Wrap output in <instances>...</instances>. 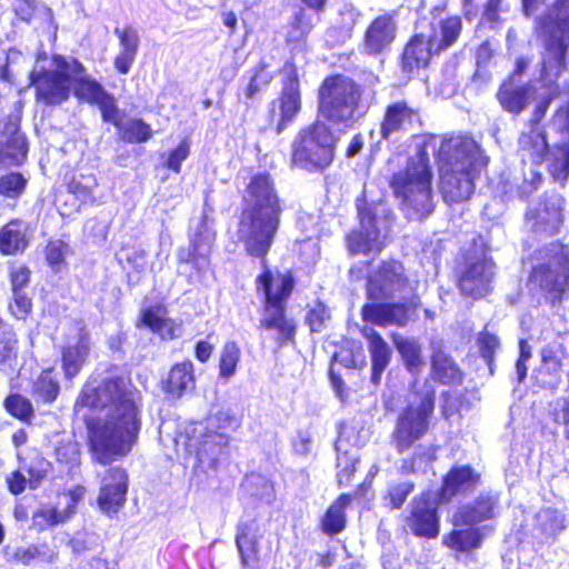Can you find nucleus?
I'll use <instances>...</instances> for the list:
<instances>
[{
  "instance_id": "2f4dec72",
  "label": "nucleus",
  "mask_w": 569,
  "mask_h": 569,
  "mask_svg": "<svg viewBox=\"0 0 569 569\" xmlns=\"http://www.w3.org/2000/svg\"><path fill=\"white\" fill-rule=\"evenodd\" d=\"M431 371L433 379L441 383L450 385L461 381V371L458 366L440 347H433Z\"/></svg>"
},
{
  "instance_id": "6e6552de",
  "label": "nucleus",
  "mask_w": 569,
  "mask_h": 569,
  "mask_svg": "<svg viewBox=\"0 0 569 569\" xmlns=\"http://www.w3.org/2000/svg\"><path fill=\"white\" fill-rule=\"evenodd\" d=\"M360 87L343 76L327 78L319 89L318 118L332 123L350 122L359 109Z\"/></svg>"
},
{
  "instance_id": "bb28decb",
  "label": "nucleus",
  "mask_w": 569,
  "mask_h": 569,
  "mask_svg": "<svg viewBox=\"0 0 569 569\" xmlns=\"http://www.w3.org/2000/svg\"><path fill=\"white\" fill-rule=\"evenodd\" d=\"M478 481L479 475L471 468L466 466L455 467L445 478L441 497L443 500H449L458 493L473 489Z\"/></svg>"
},
{
  "instance_id": "4468645a",
  "label": "nucleus",
  "mask_w": 569,
  "mask_h": 569,
  "mask_svg": "<svg viewBox=\"0 0 569 569\" xmlns=\"http://www.w3.org/2000/svg\"><path fill=\"white\" fill-rule=\"evenodd\" d=\"M66 346L62 352V367L67 377H74L81 369L89 352V332L81 320L63 325Z\"/></svg>"
},
{
  "instance_id": "393cba45",
  "label": "nucleus",
  "mask_w": 569,
  "mask_h": 569,
  "mask_svg": "<svg viewBox=\"0 0 569 569\" xmlns=\"http://www.w3.org/2000/svg\"><path fill=\"white\" fill-rule=\"evenodd\" d=\"M435 46L431 43V37L423 33L411 38L402 56V64L409 72L415 69L426 67L432 57L437 54Z\"/></svg>"
},
{
  "instance_id": "dca6fc26",
  "label": "nucleus",
  "mask_w": 569,
  "mask_h": 569,
  "mask_svg": "<svg viewBox=\"0 0 569 569\" xmlns=\"http://www.w3.org/2000/svg\"><path fill=\"white\" fill-rule=\"evenodd\" d=\"M128 476L123 469L111 468L102 478L98 505L104 512H118L126 501Z\"/></svg>"
},
{
  "instance_id": "72a5a7b5",
  "label": "nucleus",
  "mask_w": 569,
  "mask_h": 569,
  "mask_svg": "<svg viewBox=\"0 0 569 569\" xmlns=\"http://www.w3.org/2000/svg\"><path fill=\"white\" fill-rule=\"evenodd\" d=\"M461 20L459 17H450L439 22L438 28H435L431 37V43L435 46L436 52L451 47L458 39L461 32Z\"/></svg>"
},
{
  "instance_id": "412c9836",
  "label": "nucleus",
  "mask_w": 569,
  "mask_h": 569,
  "mask_svg": "<svg viewBox=\"0 0 569 569\" xmlns=\"http://www.w3.org/2000/svg\"><path fill=\"white\" fill-rule=\"evenodd\" d=\"M396 23L391 16L377 17L368 27L365 34V50L369 54L383 52L395 40Z\"/></svg>"
},
{
  "instance_id": "c03bdc74",
  "label": "nucleus",
  "mask_w": 569,
  "mask_h": 569,
  "mask_svg": "<svg viewBox=\"0 0 569 569\" xmlns=\"http://www.w3.org/2000/svg\"><path fill=\"white\" fill-rule=\"evenodd\" d=\"M208 425L217 430H234L240 427L241 419L230 407H221L208 419Z\"/></svg>"
},
{
  "instance_id": "f3484780",
  "label": "nucleus",
  "mask_w": 569,
  "mask_h": 569,
  "mask_svg": "<svg viewBox=\"0 0 569 569\" xmlns=\"http://www.w3.org/2000/svg\"><path fill=\"white\" fill-rule=\"evenodd\" d=\"M415 313L416 306L403 303H367L362 308L363 320L381 327L406 326Z\"/></svg>"
},
{
  "instance_id": "2eb2a0df",
  "label": "nucleus",
  "mask_w": 569,
  "mask_h": 569,
  "mask_svg": "<svg viewBox=\"0 0 569 569\" xmlns=\"http://www.w3.org/2000/svg\"><path fill=\"white\" fill-rule=\"evenodd\" d=\"M361 229L349 234L347 242L351 254H370L379 252L387 237L378 221L369 213L360 212Z\"/></svg>"
},
{
  "instance_id": "a211bd4d",
  "label": "nucleus",
  "mask_w": 569,
  "mask_h": 569,
  "mask_svg": "<svg viewBox=\"0 0 569 569\" xmlns=\"http://www.w3.org/2000/svg\"><path fill=\"white\" fill-rule=\"evenodd\" d=\"M216 231L213 230L212 223H210L204 216L191 239L190 248L179 250V261L192 263L197 269L206 267L207 258L211 251Z\"/></svg>"
},
{
  "instance_id": "1a4fd4ad",
  "label": "nucleus",
  "mask_w": 569,
  "mask_h": 569,
  "mask_svg": "<svg viewBox=\"0 0 569 569\" xmlns=\"http://www.w3.org/2000/svg\"><path fill=\"white\" fill-rule=\"evenodd\" d=\"M541 28L548 36L542 72L547 77H558L569 46V0H560L555 8V17L550 16Z\"/></svg>"
},
{
  "instance_id": "e433bc0d",
  "label": "nucleus",
  "mask_w": 569,
  "mask_h": 569,
  "mask_svg": "<svg viewBox=\"0 0 569 569\" xmlns=\"http://www.w3.org/2000/svg\"><path fill=\"white\" fill-rule=\"evenodd\" d=\"M74 515L73 506L59 510L54 507H43L32 516V527L39 531L68 521Z\"/></svg>"
},
{
  "instance_id": "774afa93",
  "label": "nucleus",
  "mask_w": 569,
  "mask_h": 569,
  "mask_svg": "<svg viewBox=\"0 0 569 569\" xmlns=\"http://www.w3.org/2000/svg\"><path fill=\"white\" fill-rule=\"evenodd\" d=\"M22 61H24L22 52L17 49H10L7 54V63L1 69V79L8 82L12 81V76L14 73L13 67L19 66Z\"/></svg>"
},
{
  "instance_id": "69168bd1",
  "label": "nucleus",
  "mask_w": 569,
  "mask_h": 569,
  "mask_svg": "<svg viewBox=\"0 0 569 569\" xmlns=\"http://www.w3.org/2000/svg\"><path fill=\"white\" fill-rule=\"evenodd\" d=\"M552 413L555 422L562 427L563 435L569 440V398L558 399Z\"/></svg>"
},
{
  "instance_id": "423d86ee",
  "label": "nucleus",
  "mask_w": 569,
  "mask_h": 569,
  "mask_svg": "<svg viewBox=\"0 0 569 569\" xmlns=\"http://www.w3.org/2000/svg\"><path fill=\"white\" fill-rule=\"evenodd\" d=\"M497 500L493 497H479L469 505L461 506L452 516L453 529L443 537V545L458 552H470L481 547L489 527L477 523L493 517Z\"/></svg>"
},
{
  "instance_id": "4be33fe9",
  "label": "nucleus",
  "mask_w": 569,
  "mask_h": 569,
  "mask_svg": "<svg viewBox=\"0 0 569 569\" xmlns=\"http://www.w3.org/2000/svg\"><path fill=\"white\" fill-rule=\"evenodd\" d=\"M408 526L416 536L436 538L439 535V521L433 505L423 497L416 499Z\"/></svg>"
},
{
  "instance_id": "603ef678",
  "label": "nucleus",
  "mask_w": 569,
  "mask_h": 569,
  "mask_svg": "<svg viewBox=\"0 0 569 569\" xmlns=\"http://www.w3.org/2000/svg\"><path fill=\"white\" fill-rule=\"evenodd\" d=\"M6 408L12 416L23 421L29 420L33 413L30 401L19 395L8 397L6 399Z\"/></svg>"
},
{
  "instance_id": "ddd939ff",
  "label": "nucleus",
  "mask_w": 569,
  "mask_h": 569,
  "mask_svg": "<svg viewBox=\"0 0 569 569\" xmlns=\"http://www.w3.org/2000/svg\"><path fill=\"white\" fill-rule=\"evenodd\" d=\"M496 264L491 258H470L459 273V289L462 295L481 298L491 290Z\"/></svg>"
},
{
  "instance_id": "c9c22d12",
  "label": "nucleus",
  "mask_w": 569,
  "mask_h": 569,
  "mask_svg": "<svg viewBox=\"0 0 569 569\" xmlns=\"http://www.w3.org/2000/svg\"><path fill=\"white\" fill-rule=\"evenodd\" d=\"M391 338L408 370L418 372L423 366L419 342L416 339L406 338L398 333H393Z\"/></svg>"
},
{
  "instance_id": "7ed1b4c3",
  "label": "nucleus",
  "mask_w": 569,
  "mask_h": 569,
  "mask_svg": "<svg viewBox=\"0 0 569 569\" xmlns=\"http://www.w3.org/2000/svg\"><path fill=\"white\" fill-rule=\"evenodd\" d=\"M440 188L447 202H461L472 194L476 174L487 166L488 157L468 137L443 139L438 150Z\"/></svg>"
},
{
  "instance_id": "0eeeda50",
  "label": "nucleus",
  "mask_w": 569,
  "mask_h": 569,
  "mask_svg": "<svg viewBox=\"0 0 569 569\" xmlns=\"http://www.w3.org/2000/svg\"><path fill=\"white\" fill-rule=\"evenodd\" d=\"M338 138L323 120L301 129L292 142V162L308 171H321L333 160Z\"/></svg>"
},
{
  "instance_id": "39448f33",
  "label": "nucleus",
  "mask_w": 569,
  "mask_h": 569,
  "mask_svg": "<svg viewBox=\"0 0 569 569\" xmlns=\"http://www.w3.org/2000/svg\"><path fill=\"white\" fill-rule=\"evenodd\" d=\"M431 181L429 158L425 151L410 158L406 168L392 176L390 187L407 218L419 220L432 212Z\"/></svg>"
},
{
  "instance_id": "b1692460",
  "label": "nucleus",
  "mask_w": 569,
  "mask_h": 569,
  "mask_svg": "<svg viewBox=\"0 0 569 569\" xmlns=\"http://www.w3.org/2000/svg\"><path fill=\"white\" fill-rule=\"evenodd\" d=\"M361 333L368 341L372 365L371 380L377 385L380 382L382 372L390 363L392 351L380 333L373 328L366 326L361 329Z\"/></svg>"
},
{
  "instance_id": "8fccbe9b",
  "label": "nucleus",
  "mask_w": 569,
  "mask_h": 569,
  "mask_svg": "<svg viewBox=\"0 0 569 569\" xmlns=\"http://www.w3.org/2000/svg\"><path fill=\"white\" fill-rule=\"evenodd\" d=\"M34 392L44 401L52 402L59 392V385L52 378L51 371L42 372L34 382Z\"/></svg>"
},
{
  "instance_id": "49530a36",
  "label": "nucleus",
  "mask_w": 569,
  "mask_h": 569,
  "mask_svg": "<svg viewBox=\"0 0 569 569\" xmlns=\"http://www.w3.org/2000/svg\"><path fill=\"white\" fill-rule=\"evenodd\" d=\"M27 186V179L19 172H10L0 177V196L17 199Z\"/></svg>"
},
{
  "instance_id": "338daca9",
  "label": "nucleus",
  "mask_w": 569,
  "mask_h": 569,
  "mask_svg": "<svg viewBox=\"0 0 569 569\" xmlns=\"http://www.w3.org/2000/svg\"><path fill=\"white\" fill-rule=\"evenodd\" d=\"M339 473L338 479L340 483H348L351 479V476L357 469V465L359 462L357 457H348L347 453L338 455L337 458Z\"/></svg>"
},
{
  "instance_id": "6e6d98bb",
  "label": "nucleus",
  "mask_w": 569,
  "mask_h": 569,
  "mask_svg": "<svg viewBox=\"0 0 569 569\" xmlns=\"http://www.w3.org/2000/svg\"><path fill=\"white\" fill-rule=\"evenodd\" d=\"M550 128L559 132L560 144H569V102L557 110Z\"/></svg>"
},
{
  "instance_id": "37998d69",
  "label": "nucleus",
  "mask_w": 569,
  "mask_h": 569,
  "mask_svg": "<svg viewBox=\"0 0 569 569\" xmlns=\"http://www.w3.org/2000/svg\"><path fill=\"white\" fill-rule=\"evenodd\" d=\"M97 187L98 179L94 174H81L69 182L68 190L86 203L94 201L93 191Z\"/></svg>"
},
{
  "instance_id": "bf43d9fd",
  "label": "nucleus",
  "mask_w": 569,
  "mask_h": 569,
  "mask_svg": "<svg viewBox=\"0 0 569 569\" xmlns=\"http://www.w3.org/2000/svg\"><path fill=\"white\" fill-rule=\"evenodd\" d=\"M190 142L182 140L179 146L168 153L164 167L179 173L181 170V163L189 157Z\"/></svg>"
},
{
  "instance_id": "5701e85b",
  "label": "nucleus",
  "mask_w": 569,
  "mask_h": 569,
  "mask_svg": "<svg viewBox=\"0 0 569 569\" xmlns=\"http://www.w3.org/2000/svg\"><path fill=\"white\" fill-rule=\"evenodd\" d=\"M527 219L533 231L547 234L555 233L562 222L561 200L553 198L549 203L529 209Z\"/></svg>"
},
{
  "instance_id": "e2e57ef3",
  "label": "nucleus",
  "mask_w": 569,
  "mask_h": 569,
  "mask_svg": "<svg viewBox=\"0 0 569 569\" xmlns=\"http://www.w3.org/2000/svg\"><path fill=\"white\" fill-rule=\"evenodd\" d=\"M330 318V312L325 305L317 302L309 311L307 321L312 331L319 332Z\"/></svg>"
},
{
  "instance_id": "de8ad7c7",
  "label": "nucleus",
  "mask_w": 569,
  "mask_h": 569,
  "mask_svg": "<svg viewBox=\"0 0 569 569\" xmlns=\"http://www.w3.org/2000/svg\"><path fill=\"white\" fill-rule=\"evenodd\" d=\"M17 338L12 332H4L0 337V370L12 369L17 358Z\"/></svg>"
},
{
  "instance_id": "c85d7f7f",
  "label": "nucleus",
  "mask_w": 569,
  "mask_h": 569,
  "mask_svg": "<svg viewBox=\"0 0 569 569\" xmlns=\"http://www.w3.org/2000/svg\"><path fill=\"white\" fill-rule=\"evenodd\" d=\"M258 525L254 520L242 522L238 527L236 543L244 566L257 558L258 553Z\"/></svg>"
},
{
  "instance_id": "aec40b11",
  "label": "nucleus",
  "mask_w": 569,
  "mask_h": 569,
  "mask_svg": "<svg viewBox=\"0 0 569 569\" xmlns=\"http://www.w3.org/2000/svg\"><path fill=\"white\" fill-rule=\"evenodd\" d=\"M402 266L398 262L385 264L368 281V297L385 299L400 291L403 286Z\"/></svg>"
},
{
  "instance_id": "a19ab883",
  "label": "nucleus",
  "mask_w": 569,
  "mask_h": 569,
  "mask_svg": "<svg viewBox=\"0 0 569 569\" xmlns=\"http://www.w3.org/2000/svg\"><path fill=\"white\" fill-rule=\"evenodd\" d=\"M350 502L348 496H341L335 503L328 509L323 520L322 527L326 532L337 533L345 528V507Z\"/></svg>"
},
{
  "instance_id": "f03ea898",
  "label": "nucleus",
  "mask_w": 569,
  "mask_h": 569,
  "mask_svg": "<svg viewBox=\"0 0 569 569\" xmlns=\"http://www.w3.org/2000/svg\"><path fill=\"white\" fill-rule=\"evenodd\" d=\"M238 224V238L246 252L262 259L263 272L257 279V289L264 296V305H284L293 281L290 274L272 272L266 266L283 211L281 199L270 174L258 173L248 183Z\"/></svg>"
},
{
  "instance_id": "9b49d317",
  "label": "nucleus",
  "mask_w": 569,
  "mask_h": 569,
  "mask_svg": "<svg viewBox=\"0 0 569 569\" xmlns=\"http://www.w3.org/2000/svg\"><path fill=\"white\" fill-rule=\"evenodd\" d=\"M555 251L552 260L536 267L530 277V282L553 301L562 297L569 282V252L562 246H556Z\"/></svg>"
},
{
  "instance_id": "09e8293b",
  "label": "nucleus",
  "mask_w": 569,
  "mask_h": 569,
  "mask_svg": "<svg viewBox=\"0 0 569 569\" xmlns=\"http://www.w3.org/2000/svg\"><path fill=\"white\" fill-rule=\"evenodd\" d=\"M536 520L541 531L547 535H553L563 528L562 515L550 508L540 510Z\"/></svg>"
},
{
  "instance_id": "13d9d810",
  "label": "nucleus",
  "mask_w": 569,
  "mask_h": 569,
  "mask_svg": "<svg viewBox=\"0 0 569 569\" xmlns=\"http://www.w3.org/2000/svg\"><path fill=\"white\" fill-rule=\"evenodd\" d=\"M478 345L481 352L482 358L486 360L488 366L491 368V363L493 360V356L496 351L500 348L499 338L490 333L488 331L481 332L478 338Z\"/></svg>"
},
{
  "instance_id": "c756f323",
  "label": "nucleus",
  "mask_w": 569,
  "mask_h": 569,
  "mask_svg": "<svg viewBox=\"0 0 569 569\" xmlns=\"http://www.w3.org/2000/svg\"><path fill=\"white\" fill-rule=\"evenodd\" d=\"M497 98L506 111L519 114L528 104L529 89L517 86L512 79H509L500 87Z\"/></svg>"
},
{
  "instance_id": "f257e3e1",
  "label": "nucleus",
  "mask_w": 569,
  "mask_h": 569,
  "mask_svg": "<svg viewBox=\"0 0 569 569\" xmlns=\"http://www.w3.org/2000/svg\"><path fill=\"white\" fill-rule=\"evenodd\" d=\"M139 402V391L124 378L107 379L97 388L84 387L77 406L102 411L87 425L90 449L98 462L110 463L132 449L141 428Z\"/></svg>"
},
{
  "instance_id": "4c0bfd02",
  "label": "nucleus",
  "mask_w": 569,
  "mask_h": 569,
  "mask_svg": "<svg viewBox=\"0 0 569 569\" xmlns=\"http://www.w3.org/2000/svg\"><path fill=\"white\" fill-rule=\"evenodd\" d=\"M117 129L121 138L130 143L146 142L152 137L150 126L138 119H122Z\"/></svg>"
},
{
  "instance_id": "864d4df0",
  "label": "nucleus",
  "mask_w": 569,
  "mask_h": 569,
  "mask_svg": "<svg viewBox=\"0 0 569 569\" xmlns=\"http://www.w3.org/2000/svg\"><path fill=\"white\" fill-rule=\"evenodd\" d=\"M96 106L100 109L103 121L113 123L116 128L122 121L123 118L120 116L114 98L108 92L103 94Z\"/></svg>"
},
{
  "instance_id": "4d7b16f0",
  "label": "nucleus",
  "mask_w": 569,
  "mask_h": 569,
  "mask_svg": "<svg viewBox=\"0 0 569 569\" xmlns=\"http://www.w3.org/2000/svg\"><path fill=\"white\" fill-rule=\"evenodd\" d=\"M51 463L47 459L38 456L33 458L27 469L29 475V487L32 489L36 488L48 475Z\"/></svg>"
},
{
  "instance_id": "20e7f679",
  "label": "nucleus",
  "mask_w": 569,
  "mask_h": 569,
  "mask_svg": "<svg viewBox=\"0 0 569 569\" xmlns=\"http://www.w3.org/2000/svg\"><path fill=\"white\" fill-rule=\"evenodd\" d=\"M31 83L38 100L46 104H60L68 100L70 91L74 97L89 104H96L107 92L104 88L86 72L81 62L72 57L56 54L52 57V70H33Z\"/></svg>"
},
{
  "instance_id": "6ab92c4d",
  "label": "nucleus",
  "mask_w": 569,
  "mask_h": 569,
  "mask_svg": "<svg viewBox=\"0 0 569 569\" xmlns=\"http://www.w3.org/2000/svg\"><path fill=\"white\" fill-rule=\"evenodd\" d=\"M418 122V112L405 101L391 103L385 111L380 136L385 140H390L400 132L410 131Z\"/></svg>"
},
{
  "instance_id": "680f3d73",
  "label": "nucleus",
  "mask_w": 569,
  "mask_h": 569,
  "mask_svg": "<svg viewBox=\"0 0 569 569\" xmlns=\"http://www.w3.org/2000/svg\"><path fill=\"white\" fill-rule=\"evenodd\" d=\"M13 298L9 308L11 313L18 319H26L32 308L31 299L23 291H12Z\"/></svg>"
},
{
  "instance_id": "f704fd0d",
  "label": "nucleus",
  "mask_w": 569,
  "mask_h": 569,
  "mask_svg": "<svg viewBox=\"0 0 569 569\" xmlns=\"http://www.w3.org/2000/svg\"><path fill=\"white\" fill-rule=\"evenodd\" d=\"M12 134L7 142L0 146V162L4 166H18L23 162L27 157V143L24 136L12 126Z\"/></svg>"
},
{
  "instance_id": "5fc2aeb1",
  "label": "nucleus",
  "mask_w": 569,
  "mask_h": 569,
  "mask_svg": "<svg viewBox=\"0 0 569 569\" xmlns=\"http://www.w3.org/2000/svg\"><path fill=\"white\" fill-rule=\"evenodd\" d=\"M44 546H29V547H20L17 548L13 558L18 562H21L23 565H29L33 559L43 556V558L48 561H53L57 557L56 552H43L42 549Z\"/></svg>"
},
{
  "instance_id": "3c124183",
  "label": "nucleus",
  "mask_w": 569,
  "mask_h": 569,
  "mask_svg": "<svg viewBox=\"0 0 569 569\" xmlns=\"http://www.w3.org/2000/svg\"><path fill=\"white\" fill-rule=\"evenodd\" d=\"M68 253L69 247L62 240H51L44 249L46 259L54 271H59L61 269Z\"/></svg>"
},
{
  "instance_id": "473e14b6",
  "label": "nucleus",
  "mask_w": 569,
  "mask_h": 569,
  "mask_svg": "<svg viewBox=\"0 0 569 569\" xmlns=\"http://www.w3.org/2000/svg\"><path fill=\"white\" fill-rule=\"evenodd\" d=\"M142 322L162 339H173L180 330L179 326L166 317L164 309L160 307L144 310Z\"/></svg>"
},
{
  "instance_id": "58836bf2",
  "label": "nucleus",
  "mask_w": 569,
  "mask_h": 569,
  "mask_svg": "<svg viewBox=\"0 0 569 569\" xmlns=\"http://www.w3.org/2000/svg\"><path fill=\"white\" fill-rule=\"evenodd\" d=\"M358 17L359 13L352 7L348 6L339 12V17L329 30V36L335 38L333 42H343L351 36Z\"/></svg>"
},
{
  "instance_id": "cd10ccee",
  "label": "nucleus",
  "mask_w": 569,
  "mask_h": 569,
  "mask_svg": "<svg viewBox=\"0 0 569 569\" xmlns=\"http://www.w3.org/2000/svg\"><path fill=\"white\" fill-rule=\"evenodd\" d=\"M28 223L22 220H11L0 230V251L3 254H16L23 251L28 244Z\"/></svg>"
},
{
  "instance_id": "0e129e2a",
  "label": "nucleus",
  "mask_w": 569,
  "mask_h": 569,
  "mask_svg": "<svg viewBox=\"0 0 569 569\" xmlns=\"http://www.w3.org/2000/svg\"><path fill=\"white\" fill-rule=\"evenodd\" d=\"M555 180L565 181L569 174V144H561V158L550 164Z\"/></svg>"
},
{
  "instance_id": "a878e982",
  "label": "nucleus",
  "mask_w": 569,
  "mask_h": 569,
  "mask_svg": "<svg viewBox=\"0 0 569 569\" xmlns=\"http://www.w3.org/2000/svg\"><path fill=\"white\" fill-rule=\"evenodd\" d=\"M260 327L276 331L279 341L292 339L296 331L295 322L286 317L284 305H264Z\"/></svg>"
},
{
  "instance_id": "9d476101",
  "label": "nucleus",
  "mask_w": 569,
  "mask_h": 569,
  "mask_svg": "<svg viewBox=\"0 0 569 569\" xmlns=\"http://www.w3.org/2000/svg\"><path fill=\"white\" fill-rule=\"evenodd\" d=\"M283 88L281 96L269 104V121L278 133L293 121L301 109V96L297 67L288 61L282 68Z\"/></svg>"
},
{
  "instance_id": "f8f14e48",
  "label": "nucleus",
  "mask_w": 569,
  "mask_h": 569,
  "mask_svg": "<svg viewBox=\"0 0 569 569\" xmlns=\"http://www.w3.org/2000/svg\"><path fill=\"white\" fill-rule=\"evenodd\" d=\"M433 411V399L426 395L418 402L413 401L401 413L395 431V439L400 450L409 448L427 430L428 418Z\"/></svg>"
},
{
  "instance_id": "79ce46f5",
  "label": "nucleus",
  "mask_w": 569,
  "mask_h": 569,
  "mask_svg": "<svg viewBox=\"0 0 569 569\" xmlns=\"http://www.w3.org/2000/svg\"><path fill=\"white\" fill-rule=\"evenodd\" d=\"M54 455L62 470L71 471L80 463V447L76 441H61L57 446Z\"/></svg>"
},
{
  "instance_id": "052dcab7",
  "label": "nucleus",
  "mask_w": 569,
  "mask_h": 569,
  "mask_svg": "<svg viewBox=\"0 0 569 569\" xmlns=\"http://www.w3.org/2000/svg\"><path fill=\"white\" fill-rule=\"evenodd\" d=\"M412 490L413 483L409 481L392 483L388 488V496L386 499L389 500L392 508H400Z\"/></svg>"
},
{
  "instance_id": "ea45409f",
  "label": "nucleus",
  "mask_w": 569,
  "mask_h": 569,
  "mask_svg": "<svg viewBox=\"0 0 569 569\" xmlns=\"http://www.w3.org/2000/svg\"><path fill=\"white\" fill-rule=\"evenodd\" d=\"M241 359L240 347L234 341L227 342L220 353L219 376L222 379H230L237 372L238 363Z\"/></svg>"
},
{
  "instance_id": "a18cd8bd",
  "label": "nucleus",
  "mask_w": 569,
  "mask_h": 569,
  "mask_svg": "<svg viewBox=\"0 0 569 569\" xmlns=\"http://www.w3.org/2000/svg\"><path fill=\"white\" fill-rule=\"evenodd\" d=\"M519 144L523 150H528L536 159L542 158L548 149L546 136L537 129H531L528 133H522L519 138Z\"/></svg>"
},
{
  "instance_id": "7c9ffc66",
  "label": "nucleus",
  "mask_w": 569,
  "mask_h": 569,
  "mask_svg": "<svg viewBox=\"0 0 569 569\" xmlns=\"http://www.w3.org/2000/svg\"><path fill=\"white\" fill-rule=\"evenodd\" d=\"M194 386L193 365L191 361H183L173 366L166 381V392L174 398Z\"/></svg>"
}]
</instances>
